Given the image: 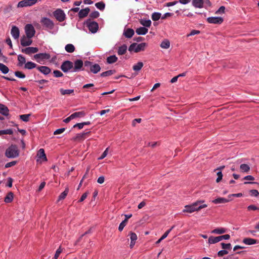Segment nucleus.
Returning a JSON list of instances; mask_svg holds the SVG:
<instances>
[{"label": "nucleus", "mask_w": 259, "mask_h": 259, "mask_svg": "<svg viewBox=\"0 0 259 259\" xmlns=\"http://www.w3.org/2000/svg\"><path fill=\"white\" fill-rule=\"evenodd\" d=\"M203 202L204 201L202 200L197 201L191 205H186L184 209L183 210V212L192 213L195 211H198L202 208L206 207L207 205L205 204H202Z\"/></svg>", "instance_id": "nucleus-1"}, {"label": "nucleus", "mask_w": 259, "mask_h": 259, "mask_svg": "<svg viewBox=\"0 0 259 259\" xmlns=\"http://www.w3.org/2000/svg\"><path fill=\"white\" fill-rule=\"evenodd\" d=\"M19 155L18 147L15 145H11L6 150L5 156L9 158L17 157Z\"/></svg>", "instance_id": "nucleus-2"}, {"label": "nucleus", "mask_w": 259, "mask_h": 259, "mask_svg": "<svg viewBox=\"0 0 259 259\" xmlns=\"http://www.w3.org/2000/svg\"><path fill=\"white\" fill-rule=\"evenodd\" d=\"M88 69H90L91 72L95 74L100 71L101 67L98 64H93L90 61H86L84 63V68L82 70H88Z\"/></svg>", "instance_id": "nucleus-3"}, {"label": "nucleus", "mask_w": 259, "mask_h": 259, "mask_svg": "<svg viewBox=\"0 0 259 259\" xmlns=\"http://www.w3.org/2000/svg\"><path fill=\"white\" fill-rule=\"evenodd\" d=\"M84 24L88 28L90 31L93 33H95L97 32L99 29L98 23L94 21H93L91 19H88L85 22Z\"/></svg>", "instance_id": "nucleus-4"}, {"label": "nucleus", "mask_w": 259, "mask_h": 259, "mask_svg": "<svg viewBox=\"0 0 259 259\" xmlns=\"http://www.w3.org/2000/svg\"><path fill=\"white\" fill-rule=\"evenodd\" d=\"M53 15L59 22H62L64 21L66 18L65 14L61 9H57L55 11L53 12Z\"/></svg>", "instance_id": "nucleus-5"}, {"label": "nucleus", "mask_w": 259, "mask_h": 259, "mask_svg": "<svg viewBox=\"0 0 259 259\" xmlns=\"http://www.w3.org/2000/svg\"><path fill=\"white\" fill-rule=\"evenodd\" d=\"M60 68L64 72L71 71L73 70V63L70 61H65L62 63Z\"/></svg>", "instance_id": "nucleus-6"}, {"label": "nucleus", "mask_w": 259, "mask_h": 259, "mask_svg": "<svg viewBox=\"0 0 259 259\" xmlns=\"http://www.w3.org/2000/svg\"><path fill=\"white\" fill-rule=\"evenodd\" d=\"M32 37L26 35L22 36L20 39L21 46L23 47H27L31 45L32 43Z\"/></svg>", "instance_id": "nucleus-7"}, {"label": "nucleus", "mask_w": 259, "mask_h": 259, "mask_svg": "<svg viewBox=\"0 0 259 259\" xmlns=\"http://www.w3.org/2000/svg\"><path fill=\"white\" fill-rule=\"evenodd\" d=\"M38 0H23L19 2L17 5V7L22 8L28 6H31L35 4Z\"/></svg>", "instance_id": "nucleus-8"}, {"label": "nucleus", "mask_w": 259, "mask_h": 259, "mask_svg": "<svg viewBox=\"0 0 259 259\" xmlns=\"http://www.w3.org/2000/svg\"><path fill=\"white\" fill-rule=\"evenodd\" d=\"M25 35L27 36H30L33 37L35 33V30L33 26V25L31 24H27L25 25L24 27Z\"/></svg>", "instance_id": "nucleus-9"}, {"label": "nucleus", "mask_w": 259, "mask_h": 259, "mask_svg": "<svg viewBox=\"0 0 259 259\" xmlns=\"http://www.w3.org/2000/svg\"><path fill=\"white\" fill-rule=\"evenodd\" d=\"M34 59L39 63H42L45 60L49 59V54L47 53H39L34 56Z\"/></svg>", "instance_id": "nucleus-10"}, {"label": "nucleus", "mask_w": 259, "mask_h": 259, "mask_svg": "<svg viewBox=\"0 0 259 259\" xmlns=\"http://www.w3.org/2000/svg\"><path fill=\"white\" fill-rule=\"evenodd\" d=\"M38 49L37 47H29L21 50V52L25 54L31 55L32 54L37 53Z\"/></svg>", "instance_id": "nucleus-11"}, {"label": "nucleus", "mask_w": 259, "mask_h": 259, "mask_svg": "<svg viewBox=\"0 0 259 259\" xmlns=\"http://www.w3.org/2000/svg\"><path fill=\"white\" fill-rule=\"evenodd\" d=\"M84 63L81 60H76L74 62V66H73V70L71 72H78L82 67Z\"/></svg>", "instance_id": "nucleus-12"}, {"label": "nucleus", "mask_w": 259, "mask_h": 259, "mask_svg": "<svg viewBox=\"0 0 259 259\" xmlns=\"http://www.w3.org/2000/svg\"><path fill=\"white\" fill-rule=\"evenodd\" d=\"M207 21L211 24H220L223 22V19L221 17H211L207 18Z\"/></svg>", "instance_id": "nucleus-13"}, {"label": "nucleus", "mask_w": 259, "mask_h": 259, "mask_svg": "<svg viewBox=\"0 0 259 259\" xmlns=\"http://www.w3.org/2000/svg\"><path fill=\"white\" fill-rule=\"evenodd\" d=\"M37 161H40V162H42V161H46L47 160V157L45 153V151H44V149H42V148L40 149L38 151V152L37 154Z\"/></svg>", "instance_id": "nucleus-14"}, {"label": "nucleus", "mask_w": 259, "mask_h": 259, "mask_svg": "<svg viewBox=\"0 0 259 259\" xmlns=\"http://www.w3.org/2000/svg\"><path fill=\"white\" fill-rule=\"evenodd\" d=\"M11 34L14 39L18 40L20 36V31L18 27L16 26H12Z\"/></svg>", "instance_id": "nucleus-15"}, {"label": "nucleus", "mask_w": 259, "mask_h": 259, "mask_svg": "<svg viewBox=\"0 0 259 259\" xmlns=\"http://www.w3.org/2000/svg\"><path fill=\"white\" fill-rule=\"evenodd\" d=\"M91 132H83L82 133L78 134L72 139L74 141L82 140L85 139L88 135L90 134Z\"/></svg>", "instance_id": "nucleus-16"}, {"label": "nucleus", "mask_w": 259, "mask_h": 259, "mask_svg": "<svg viewBox=\"0 0 259 259\" xmlns=\"http://www.w3.org/2000/svg\"><path fill=\"white\" fill-rule=\"evenodd\" d=\"M90 11V9L89 8L87 7L84 9H81L79 11L78 13V17L80 19H82L83 18L85 17L88 16L89 12Z\"/></svg>", "instance_id": "nucleus-17"}, {"label": "nucleus", "mask_w": 259, "mask_h": 259, "mask_svg": "<svg viewBox=\"0 0 259 259\" xmlns=\"http://www.w3.org/2000/svg\"><path fill=\"white\" fill-rule=\"evenodd\" d=\"M0 114L6 116L9 115V110L8 108L6 106L2 104H0Z\"/></svg>", "instance_id": "nucleus-18"}, {"label": "nucleus", "mask_w": 259, "mask_h": 259, "mask_svg": "<svg viewBox=\"0 0 259 259\" xmlns=\"http://www.w3.org/2000/svg\"><path fill=\"white\" fill-rule=\"evenodd\" d=\"M204 1L203 0H193L192 5L194 7L198 8H202L203 7Z\"/></svg>", "instance_id": "nucleus-19"}, {"label": "nucleus", "mask_w": 259, "mask_h": 259, "mask_svg": "<svg viewBox=\"0 0 259 259\" xmlns=\"http://www.w3.org/2000/svg\"><path fill=\"white\" fill-rule=\"evenodd\" d=\"M242 242L246 245H250L256 244L257 242V240L251 238H245L243 240Z\"/></svg>", "instance_id": "nucleus-20"}, {"label": "nucleus", "mask_w": 259, "mask_h": 259, "mask_svg": "<svg viewBox=\"0 0 259 259\" xmlns=\"http://www.w3.org/2000/svg\"><path fill=\"white\" fill-rule=\"evenodd\" d=\"M127 46L125 44L118 48L117 54L118 55H122L125 54L127 51Z\"/></svg>", "instance_id": "nucleus-21"}, {"label": "nucleus", "mask_w": 259, "mask_h": 259, "mask_svg": "<svg viewBox=\"0 0 259 259\" xmlns=\"http://www.w3.org/2000/svg\"><path fill=\"white\" fill-rule=\"evenodd\" d=\"M134 30L131 28H127L124 30L123 34L126 38H131L134 34Z\"/></svg>", "instance_id": "nucleus-22"}, {"label": "nucleus", "mask_w": 259, "mask_h": 259, "mask_svg": "<svg viewBox=\"0 0 259 259\" xmlns=\"http://www.w3.org/2000/svg\"><path fill=\"white\" fill-rule=\"evenodd\" d=\"M229 201V199H227L223 197L218 198L212 201V202L214 204H219V203H227Z\"/></svg>", "instance_id": "nucleus-23"}, {"label": "nucleus", "mask_w": 259, "mask_h": 259, "mask_svg": "<svg viewBox=\"0 0 259 259\" xmlns=\"http://www.w3.org/2000/svg\"><path fill=\"white\" fill-rule=\"evenodd\" d=\"M148 29L144 27H140L136 29V32L138 35H145L148 32Z\"/></svg>", "instance_id": "nucleus-24"}, {"label": "nucleus", "mask_w": 259, "mask_h": 259, "mask_svg": "<svg viewBox=\"0 0 259 259\" xmlns=\"http://www.w3.org/2000/svg\"><path fill=\"white\" fill-rule=\"evenodd\" d=\"M146 46V44L145 42L141 43L140 44L137 45L136 48L135 49V52L138 53L142 51H144L145 49V47Z\"/></svg>", "instance_id": "nucleus-25"}, {"label": "nucleus", "mask_w": 259, "mask_h": 259, "mask_svg": "<svg viewBox=\"0 0 259 259\" xmlns=\"http://www.w3.org/2000/svg\"><path fill=\"white\" fill-rule=\"evenodd\" d=\"M18 63L17 65L18 66H22L23 64L26 63V59L25 57L22 55H19L18 56Z\"/></svg>", "instance_id": "nucleus-26"}, {"label": "nucleus", "mask_w": 259, "mask_h": 259, "mask_svg": "<svg viewBox=\"0 0 259 259\" xmlns=\"http://www.w3.org/2000/svg\"><path fill=\"white\" fill-rule=\"evenodd\" d=\"M36 67V64L31 61L27 62L24 65V68L27 69H32Z\"/></svg>", "instance_id": "nucleus-27"}, {"label": "nucleus", "mask_w": 259, "mask_h": 259, "mask_svg": "<svg viewBox=\"0 0 259 259\" xmlns=\"http://www.w3.org/2000/svg\"><path fill=\"white\" fill-rule=\"evenodd\" d=\"M118 60L117 57L115 55L110 56L107 58V62L108 64H112L116 62Z\"/></svg>", "instance_id": "nucleus-28"}, {"label": "nucleus", "mask_w": 259, "mask_h": 259, "mask_svg": "<svg viewBox=\"0 0 259 259\" xmlns=\"http://www.w3.org/2000/svg\"><path fill=\"white\" fill-rule=\"evenodd\" d=\"M226 232V229L224 228H217L211 231L212 233L217 234H224Z\"/></svg>", "instance_id": "nucleus-29"}, {"label": "nucleus", "mask_w": 259, "mask_h": 259, "mask_svg": "<svg viewBox=\"0 0 259 259\" xmlns=\"http://www.w3.org/2000/svg\"><path fill=\"white\" fill-rule=\"evenodd\" d=\"M0 71L3 73V74H7L9 71V68L5 65V64L0 63Z\"/></svg>", "instance_id": "nucleus-30"}, {"label": "nucleus", "mask_w": 259, "mask_h": 259, "mask_svg": "<svg viewBox=\"0 0 259 259\" xmlns=\"http://www.w3.org/2000/svg\"><path fill=\"white\" fill-rule=\"evenodd\" d=\"M65 49L68 53H73L75 51V47L72 44H69L66 45Z\"/></svg>", "instance_id": "nucleus-31"}, {"label": "nucleus", "mask_w": 259, "mask_h": 259, "mask_svg": "<svg viewBox=\"0 0 259 259\" xmlns=\"http://www.w3.org/2000/svg\"><path fill=\"white\" fill-rule=\"evenodd\" d=\"M140 23L143 26L147 27H149L151 24V21L150 20L141 19L140 21Z\"/></svg>", "instance_id": "nucleus-32"}, {"label": "nucleus", "mask_w": 259, "mask_h": 259, "mask_svg": "<svg viewBox=\"0 0 259 259\" xmlns=\"http://www.w3.org/2000/svg\"><path fill=\"white\" fill-rule=\"evenodd\" d=\"M13 199V193L11 192L8 193L5 198V202L6 203H10Z\"/></svg>", "instance_id": "nucleus-33"}, {"label": "nucleus", "mask_w": 259, "mask_h": 259, "mask_svg": "<svg viewBox=\"0 0 259 259\" xmlns=\"http://www.w3.org/2000/svg\"><path fill=\"white\" fill-rule=\"evenodd\" d=\"M37 69L40 71L41 73L44 74H49V67L47 66H38L37 67Z\"/></svg>", "instance_id": "nucleus-34"}, {"label": "nucleus", "mask_w": 259, "mask_h": 259, "mask_svg": "<svg viewBox=\"0 0 259 259\" xmlns=\"http://www.w3.org/2000/svg\"><path fill=\"white\" fill-rule=\"evenodd\" d=\"M73 119L77 117H82L85 115L84 111L76 112L71 114Z\"/></svg>", "instance_id": "nucleus-35"}, {"label": "nucleus", "mask_w": 259, "mask_h": 259, "mask_svg": "<svg viewBox=\"0 0 259 259\" xmlns=\"http://www.w3.org/2000/svg\"><path fill=\"white\" fill-rule=\"evenodd\" d=\"M143 66V63L142 62H139L136 64L134 65L133 69L135 71H140Z\"/></svg>", "instance_id": "nucleus-36"}, {"label": "nucleus", "mask_w": 259, "mask_h": 259, "mask_svg": "<svg viewBox=\"0 0 259 259\" xmlns=\"http://www.w3.org/2000/svg\"><path fill=\"white\" fill-rule=\"evenodd\" d=\"M219 239H220V238H219L218 236H217V237L210 236L208 238V243L209 244H214V243H218L220 241Z\"/></svg>", "instance_id": "nucleus-37"}, {"label": "nucleus", "mask_w": 259, "mask_h": 259, "mask_svg": "<svg viewBox=\"0 0 259 259\" xmlns=\"http://www.w3.org/2000/svg\"><path fill=\"white\" fill-rule=\"evenodd\" d=\"M69 192L68 189L66 188L62 193L60 194V195L58 197V201L64 199L67 195L68 194Z\"/></svg>", "instance_id": "nucleus-38"}, {"label": "nucleus", "mask_w": 259, "mask_h": 259, "mask_svg": "<svg viewBox=\"0 0 259 259\" xmlns=\"http://www.w3.org/2000/svg\"><path fill=\"white\" fill-rule=\"evenodd\" d=\"M13 133V130L11 128L1 130L0 136H2L3 135H12Z\"/></svg>", "instance_id": "nucleus-39"}, {"label": "nucleus", "mask_w": 259, "mask_h": 259, "mask_svg": "<svg viewBox=\"0 0 259 259\" xmlns=\"http://www.w3.org/2000/svg\"><path fill=\"white\" fill-rule=\"evenodd\" d=\"M115 72V70H110L105 72H102L101 74V76L102 77H106L108 76H110L113 74Z\"/></svg>", "instance_id": "nucleus-40"}, {"label": "nucleus", "mask_w": 259, "mask_h": 259, "mask_svg": "<svg viewBox=\"0 0 259 259\" xmlns=\"http://www.w3.org/2000/svg\"><path fill=\"white\" fill-rule=\"evenodd\" d=\"M161 16V13L158 12H154L152 14L151 18L154 21H157L160 18Z\"/></svg>", "instance_id": "nucleus-41"}, {"label": "nucleus", "mask_w": 259, "mask_h": 259, "mask_svg": "<svg viewBox=\"0 0 259 259\" xmlns=\"http://www.w3.org/2000/svg\"><path fill=\"white\" fill-rule=\"evenodd\" d=\"M60 92L62 95H70L74 92L73 90H64L63 89H60Z\"/></svg>", "instance_id": "nucleus-42"}, {"label": "nucleus", "mask_w": 259, "mask_h": 259, "mask_svg": "<svg viewBox=\"0 0 259 259\" xmlns=\"http://www.w3.org/2000/svg\"><path fill=\"white\" fill-rule=\"evenodd\" d=\"M160 47L163 49H168L170 47V42L168 40H165L161 43Z\"/></svg>", "instance_id": "nucleus-43"}, {"label": "nucleus", "mask_w": 259, "mask_h": 259, "mask_svg": "<svg viewBox=\"0 0 259 259\" xmlns=\"http://www.w3.org/2000/svg\"><path fill=\"white\" fill-rule=\"evenodd\" d=\"M240 168L243 172H248L250 170V167L246 164H242L240 166Z\"/></svg>", "instance_id": "nucleus-44"}, {"label": "nucleus", "mask_w": 259, "mask_h": 259, "mask_svg": "<svg viewBox=\"0 0 259 259\" xmlns=\"http://www.w3.org/2000/svg\"><path fill=\"white\" fill-rule=\"evenodd\" d=\"M95 6L100 10L102 11L105 9V4L103 2H98L95 4Z\"/></svg>", "instance_id": "nucleus-45"}, {"label": "nucleus", "mask_w": 259, "mask_h": 259, "mask_svg": "<svg viewBox=\"0 0 259 259\" xmlns=\"http://www.w3.org/2000/svg\"><path fill=\"white\" fill-rule=\"evenodd\" d=\"M40 23L47 28H49V19L47 17L42 18L40 20Z\"/></svg>", "instance_id": "nucleus-46"}, {"label": "nucleus", "mask_w": 259, "mask_h": 259, "mask_svg": "<svg viewBox=\"0 0 259 259\" xmlns=\"http://www.w3.org/2000/svg\"><path fill=\"white\" fill-rule=\"evenodd\" d=\"M99 15H100V14H99V12L96 11H94L90 14L89 19H91V20L94 19L99 17Z\"/></svg>", "instance_id": "nucleus-47"}, {"label": "nucleus", "mask_w": 259, "mask_h": 259, "mask_svg": "<svg viewBox=\"0 0 259 259\" xmlns=\"http://www.w3.org/2000/svg\"><path fill=\"white\" fill-rule=\"evenodd\" d=\"M30 116V114H22L20 115V118L25 122H27L29 120V118Z\"/></svg>", "instance_id": "nucleus-48"}, {"label": "nucleus", "mask_w": 259, "mask_h": 259, "mask_svg": "<svg viewBox=\"0 0 259 259\" xmlns=\"http://www.w3.org/2000/svg\"><path fill=\"white\" fill-rule=\"evenodd\" d=\"M126 220H124L119 225L118 227V230L119 231H122L124 228V227L127 224Z\"/></svg>", "instance_id": "nucleus-49"}, {"label": "nucleus", "mask_w": 259, "mask_h": 259, "mask_svg": "<svg viewBox=\"0 0 259 259\" xmlns=\"http://www.w3.org/2000/svg\"><path fill=\"white\" fill-rule=\"evenodd\" d=\"M15 75L16 77L20 78H24L25 77V75L21 71H15Z\"/></svg>", "instance_id": "nucleus-50"}, {"label": "nucleus", "mask_w": 259, "mask_h": 259, "mask_svg": "<svg viewBox=\"0 0 259 259\" xmlns=\"http://www.w3.org/2000/svg\"><path fill=\"white\" fill-rule=\"evenodd\" d=\"M221 245L222 246V248L224 249V250L227 249H230L231 248V245L230 243L226 244L225 243H221Z\"/></svg>", "instance_id": "nucleus-51"}, {"label": "nucleus", "mask_w": 259, "mask_h": 259, "mask_svg": "<svg viewBox=\"0 0 259 259\" xmlns=\"http://www.w3.org/2000/svg\"><path fill=\"white\" fill-rule=\"evenodd\" d=\"M130 239L132 241H135L137 239V236L136 233L133 232L130 233Z\"/></svg>", "instance_id": "nucleus-52"}, {"label": "nucleus", "mask_w": 259, "mask_h": 259, "mask_svg": "<svg viewBox=\"0 0 259 259\" xmlns=\"http://www.w3.org/2000/svg\"><path fill=\"white\" fill-rule=\"evenodd\" d=\"M17 163L16 161H13L10 162H8L5 164V168H9L10 167H12L13 166H14Z\"/></svg>", "instance_id": "nucleus-53"}, {"label": "nucleus", "mask_w": 259, "mask_h": 259, "mask_svg": "<svg viewBox=\"0 0 259 259\" xmlns=\"http://www.w3.org/2000/svg\"><path fill=\"white\" fill-rule=\"evenodd\" d=\"M53 73L56 77H61L63 75V74L59 70H55Z\"/></svg>", "instance_id": "nucleus-54"}, {"label": "nucleus", "mask_w": 259, "mask_h": 259, "mask_svg": "<svg viewBox=\"0 0 259 259\" xmlns=\"http://www.w3.org/2000/svg\"><path fill=\"white\" fill-rule=\"evenodd\" d=\"M65 131V128H61L57 129L54 132V135H56L61 134L63 133Z\"/></svg>", "instance_id": "nucleus-55"}, {"label": "nucleus", "mask_w": 259, "mask_h": 259, "mask_svg": "<svg viewBox=\"0 0 259 259\" xmlns=\"http://www.w3.org/2000/svg\"><path fill=\"white\" fill-rule=\"evenodd\" d=\"M217 174V176H218V178H217V179L216 180V182H217V183H219L222 179L223 174H222L221 171H218Z\"/></svg>", "instance_id": "nucleus-56"}, {"label": "nucleus", "mask_w": 259, "mask_h": 259, "mask_svg": "<svg viewBox=\"0 0 259 259\" xmlns=\"http://www.w3.org/2000/svg\"><path fill=\"white\" fill-rule=\"evenodd\" d=\"M228 253V251L226 250H222L218 252V255L220 257L223 256V255Z\"/></svg>", "instance_id": "nucleus-57"}, {"label": "nucleus", "mask_w": 259, "mask_h": 259, "mask_svg": "<svg viewBox=\"0 0 259 259\" xmlns=\"http://www.w3.org/2000/svg\"><path fill=\"white\" fill-rule=\"evenodd\" d=\"M89 194V192H86L82 194L80 199L78 200L79 202H82L88 196V194Z\"/></svg>", "instance_id": "nucleus-58"}, {"label": "nucleus", "mask_w": 259, "mask_h": 259, "mask_svg": "<svg viewBox=\"0 0 259 259\" xmlns=\"http://www.w3.org/2000/svg\"><path fill=\"white\" fill-rule=\"evenodd\" d=\"M218 237L219 238H220V241L222 240L223 239L228 240L230 238V236L229 234H225Z\"/></svg>", "instance_id": "nucleus-59"}, {"label": "nucleus", "mask_w": 259, "mask_h": 259, "mask_svg": "<svg viewBox=\"0 0 259 259\" xmlns=\"http://www.w3.org/2000/svg\"><path fill=\"white\" fill-rule=\"evenodd\" d=\"M108 148H106V150L103 152L101 156L98 158L99 160H101L104 158L107 155Z\"/></svg>", "instance_id": "nucleus-60"}, {"label": "nucleus", "mask_w": 259, "mask_h": 259, "mask_svg": "<svg viewBox=\"0 0 259 259\" xmlns=\"http://www.w3.org/2000/svg\"><path fill=\"white\" fill-rule=\"evenodd\" d=\"M200 33V31L199 30H193L190 32V33L189 34H187V36H192V35H194L195 34H198Z\"/></svg>", "instance_id": "nucleus-61"}, {"label": "nucleus", "mask_w": 259, "mask_h": 259, "mask_svg": "<svg viewBox=\"0 0 259 259\" xmlns=\"http://www.w3.org/2000/svg\"><path fill=\"white\" fill-rule=\"evenodd\" d=\"M248 210H259V207H256L254 205H250L247 207Z\"/></svg>", "instance_id": "nucleus-62"}, {"label": "nucleus", "mask_w": 259, "mask_h": 259, "mask_svg": "<svg viewBox=\"0 0 259 259\" xmlns=\"http://www.w3.org/2000/svg\"><path fill=\"white\" fill-rule=\"evenodd\" d=\"M225 7L224 6H221L218 10L215 12L216 14H222L225 13Z\"/></svg>", "instance_id": "nucleus-63"}, {"label": "nucleus", "mask_w": 259, "mask_h": 259, "mask_svg": "<svg viewBox=\"0 0 259 259\" xmlns=\"http://www.w3.org/2000/svg\"><path fill=\"white\" fill-rule=\"evenodd\" d=\"M249 192L251 196H254L256 197L258 195H259V192L256 190H251Z\"/></svg>", "instance_id": "nucleus-64"}]
</instances>
